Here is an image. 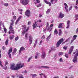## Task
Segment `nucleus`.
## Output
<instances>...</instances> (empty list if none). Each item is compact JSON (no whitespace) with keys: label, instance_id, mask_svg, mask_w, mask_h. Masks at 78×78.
Masks as SVG:
<instances>
[{"label":"nucleus","instance_id":"nucleus-1","mask_svg":"<svg viewBox=\"0 0 78 78\" xmlns=\"http://www.w3.org/2000/svg\"><path fill=\"white\" fill-rule=\"evenodd\" d=\"M23 67H24V64L19 63L16 65V66L15 67L14 65H12L10 67V69L12 70H17L20 69L22 68Z\"/></svg>","mask_w":78,"mask_h":78},{"label":"nucleus","instance_id":"nucleus-2","mask_svg":"<svg viewBox=\"0 0 78 78\" xmlns=\"http://www.w3.org/2000/svg\"><path fill=\"white\" fill-rule=\"evenodd\" d=\"M20 3L23 5H28V3H29V2L30 1L29 0H20Z\"/></svg>","mask_w":78,"mask_h":78},{"label":"nucleus","instance_id":"nucleus-3","mask_svg":"<svg viewBox=\"0 0 78 78\" xmlns=\"http://www.w3.org/2000/svg\"><path fill=\"white\" fill-rule=\"evenodd\" d=\"M78 56V51L77 52V53L75 54L74 57V58L73 60V62H74V63H76V62H78V61H77V60H78V58H77V56Z\"/></svg>","mask_w":78,"mask_h":78},{"label":"nucleus","instance_id":"nucleus-4","mask_svg":"<svg viewBox=\"0 0 78 78\" xmlns=\"http://www.w3.org/2000/svg\"><path fill=\"white\" fill-rule=\"evenodd\" d=\"M63 41H64V39L63 38H62L59 41H58L57 43L56 44V47H59V45H60L61 44V43H62Z\"/></svg>","mask_w":78,"mask_h":78},{"label":"nucleus","instance_id":"nucleus-5","mask_svg":"<svg viewBox=\"0 0 78 78\" xmlns=\"http://www.w3.org/2000/svg\"><path fill=\"white\" fill-rule=\"evenodd\" d=\"M30 14H31V12H30V10L28 9L26 11L25 15L27 17H30Z\"/></svg>","mask_w":78,"mask_h":78},{"label":"nucleus","instance_id":"nucleus-6","mask_svg":"<svg viewBox=\"0 0 78 78\" xmlns=\"http://www.w3.org/2000/svg\"><path fill=\"white\" fill-rule=\"evenodd\" d=\"M41 78H47V76L43 73L39 74Z\"/></svg>","mask_w":78,"mask_h":78},{"label":"nucleus","instance_id":"nucleus-7","mask_svg":"<svg viewBox=\"0 0 78 78\" xmlns=\"http://www.w3.org/2000/svg\"><path fill=\"white\" fill-rule=\"evenodd\" d=\"M46 55V54L44 51H43L42 52V55H41V58L43 59H44L45 58V56Z\"/></svg>","mask_w":78,"mask_h":78},{"label":"nucleus","instance_id":"nucleus-8","mask_svg":"<svg viewBox=\"0 0 78 78\" xmlns=\"http://www.w3.org/2000/svg\"><path fill=\"white\" fill-rule=\"evenodd\" d=\"M33 40V37L31 36H29V43L30 45H31L32 44V41Z\"/></svg>","mask_w":78,"mask_h":78},{"label":"nucleus","instance_id":"nucleus-9","mask_svg":"<svg viewBox=\"0 0 78 78\" xmlns=\"http://www.w3.org/2000/svg\"><path fill=\"white\" fill-rule=\"evenodd\" d=\"M37 23V22H35V23H34L33 25V29H34V28H36V27H37L38 26H37V24H36Z\"/></svg>","mask_w":78,"mask_h":78},{"label":"nucleus","instance_id":"nucleus-10","mask_svg":"<svg viewBox=\"0 0 78 78\" xmlns=\"http://www.w3.org/2000/svg\"><path fill=\"white\" fill-rule=\"evenodd\" d=\"M9 31H11V33H12V34H14L15 33V32H14V30L12 27H9Z\"/></svg>","mask_w":78,"mask_h":78},{"label":"nucleus","instance_id":"nucleus-11","mask_svg":"<svg viewBox=\"0 0 78 78\" xmlns=\"http://www.w3.org/2000/svg\"><path fill=\"white\" fill-rule=\"evenodd\" d=\"M73 46H72L71 47V48L70 50H69V54L70 55L71 54V53L72 52V51H73Z\"/></svg>","mask_w":78,"mask_h":78},{"label":"nucleus","instance_id":"nucleus-12","mask_svg":"<svg viewBox=\"0 0 78 78\" xmlns=\"http://www.w3.org/2000/svg\"><path fill=\"white\" fill-rule=\"evenodd\" d=\"M25 50V48H23V47H21L20 48L19 51V54H20V53H21V52L22 51H23L24 50Z\"/></svg>","mask_w":78,"mask_h":78},{"label":"nucleus","instance_id":"nucleus-13","mask_svg":"<svg viewBox=\"0 0 78 78\" xmlns=\"http://www.w3.org/2000/svg\"><path fill=\"white\" fill-rule=\"evenodd\" d=\"M64 17V14L60 12L59 15V17L61 19H62V18H63Z\"/></svg>","mask_w":78,"mask_h":78},{"label":"nucleus","instance_id":"nucleus-14","mask_svg":"<svg viewBox=\"0 0 78 78\" xmlns=\"http://www.w3.org/2000/svg\"><path fill=\"white\" fill-rule=\"evenodd\" d=\"M39 68L40 69H41L42 68H44V69H49L50 67L46 66H40Z\"/></svg>","mask_w":78,"mask_h":78},{"label":"nucleus","instance_id":"nucleus-15","mask_svg":"<svg viewBox=\"0 0 78 78\" xmlns=\"http://www.w3.org/2000/svg\"><path fill=\"white\" fill-rule=\"evenodd\" d=\"M44 2H45V3H46V4H47L48 5H49V6H50L51 5V2H48L46 0H44Z\"/></svg>","mask_w":78,"mask_h":78},{"label":"nucleus","instance_id":"nucleus-16","mask_svg":"<svg viewBox=\"0 0 78 78\" xmlns=\"http://www.w3.org/2000/svg\"><path fill=\"white\" fill-rule=\"evenodd\" d=\"M70 27V21H67V26L66 27V28L67 29L68 28H69V27Z\"/></svg>","mask_w":78,"mask_h":78},{"label":"nucleus","instance_id":"nucleus-17","mask_svg":"<svg viewBox=\"0 0 78 78\" xmlns=\"http://www.w3.org/2000/svg\"><path fill=\"white\" fill-rule=\"evenodd\" d=\"M22 27H24V30L25 31V32H27V31H28V30H29V27H28L27 29L26 30V27H25V26H24L23 25L22 26Z\"/></svg>","mask_w":78,"mask_h":78},{"label":"nucleus","instance_id":"nucleus-18","mask_svg":"<svg viewBox=\"0 0 78 78\" xmlns=\"http://www.w3.org/2000/svg\"><path fill=\"white\" fill-rule=\"evenodd\" d=\"M22 18V16H20L18 19V20H17L16 22V24H17L18 22H19V21Z\"/></svg>","mask_w":78,"mask_h":78},{"label":"nucleus","instance_id":"nucleus-19","mask_svg":"<svg viewBox=\"0 0 78 78\" xmlns=\"http://www.w3.org/2000/svg\"><path fill=\"white\" fill-rule=\"evenodd\" d=\"M51 34H50L49 36L48 37L46 38V40L47 41H49V39H50V37H51Z\"/></svg>","mask_w":78,"mask_h":78},{"label":"nucleus","instance_id":"nucleus-20","mask_svg":"<svg viewBox=\"0 0 78 78\" xmlns=\"http://www.w3.org/2000/svg\"><path fill=\"white\" fill-rule=\"evenodd\" d=\"M52 28L51 27H48L47 30L48 31H49V32H50L51 30H52Z\"/></svg>","mask_w":78,"mask_h":78},{"label":"nucleus","instance_id":"nucleus-21","mask_svg":"<svg viewBox=\"0 0 78 78\" xmlns=\"http://www.w3.org/2000/svg\"><path fill=\"white\" fill-rule=\"evenodd\" d=\"M12 51V48H10L9 49V50L8 53H11Z\"/></svg>","mask_w":78,"mask_h":78},{"label":"nucleus","instance_id":"nucleus-22","mask_svg":"<svg viewBox=\"0 0 78 78\" xmlns=\"http://www.w3.org/2000/svg\"><path fill=\"white\" fill-rule=\"evenodd\" d=\"M61 34H62V31L61 30V29H59L58 33L59 36H61Z\"/></svg>","mask_w":78,"mask_h":78},{"label":"nucleus","instance_id":"nucleus-23","mask_svg":"<svg viewBox=\"0 0 78 78\" xmlns=\"http://www.w3.org/2000/svg\"><path fill=\"white\" fill-rule=\"evenodd\" d=\"M75 17L76 18L75 20V22H76V20H77V19L78 20V15H76L75 16Z\"/></svg>","mask_w":78,"mask_h":78},{"label":"nucleus","instance_id":"nucleus-24","mask_svg":"<svg viewBox=\"0 0 78 78\" xmlns=\"http://www.w3.org/2000/svg\"><path fill=\"white\" fill-rule=\"evenodd\" d=\"M31 75H32V78H35V77H36L37 76V75L36 74H31Z\"/></svg>","mask_w":78,"mask_h":78},{"label":"nucleus","instance_id":"nucleus-25","mask_svg":"<svg viewBox=\"0 0 78 78\" xmlns=\"http://www.w3.org/2000/svg\"><path fill=\"white\" fill-rule=\"evenodd\" d=\"M50 12V9H48L46 11V14H49Z\"/></svg>","mask_w":78,"mask_h":78},{"label":"nucleus","instance_id":"nucleus-26","mask_svg":"<svg viewBox=\"0 0 78 78\" xmlns=\"http://www.w3.org/2000/svg\"><path fill=\"white\" fill-rule=\"evenodd\" d=\"M55 34H57L58 33V32H57V30L55 29L54 31Z\"/></svg>","mask_w":78,"mask_h":78},{"label":"nucleus","instance_id":"nucleus-27","mask_svg":"<svg viewBox=\"0 0 78 78\" xmlns=\"http://www.w3.org/2000/svg\"><path fill=\"white\" fill-rule=\"evenodd\" d=\"M62 24H63V23H60L59 24L58 28H62Z\"/></svg>","mask_w":78,"mask_h":78},{"label":"nucleus","instance_id":"nucleus-28","mask_svg":"<svg viewBox=\"0 0 78 78\" xmlns=\"http://www.w3.org/2000/svg\"><path fill=\"white\" fill-rule=\"evenodd\" d=\"M32 58H33V56H32L30 57L28 59V60H27V62H30V60H31V59H32Z\"/></svg>","mask_w":78,"mask_h":78},{"label":"nucleus","instance_id":"nucleus-29","mask_svg":"<svg viewBox=\"0 0 78 78\" xmlns=\"http://www.w3.org/2000/svg\"><path fill=\"white\" fill-rule=\"evenodd\" d=\"M14 38V35H12V36H10L9 37V39L10 40H12V39Z\"/></svg>","mask_w":78,"mask_h":78},{"label":"nucleus","instance_id":"nucleus-30","mask_svg":"<svg viewBox=\"0 0 78 78\" xmlns=\"http://www.w3.org/2000/svg\"><path fill=\"white\" fill-rule=\"evenodd\" d=\"M37 40H36V41H35V43L34 44V48H35V46H36V44H37Z\"/></svg>","mask_w":78,"mask_h":78},{"label":"nucleus","instance_id":"nucleus-31","mask_svg":"<svg viewBox=\"0 0 78 78\" xmlns=\"http://www.w3.org/2000/svg\"><path fill=\"white\" fill-rule=\"evenodd\" d=\"M14 25V23H10V27L9 28H11V27H12V26H11L12 25Z\"/></svg>","mask_w":78,"mask_h":78},{"label":"nucleus","instance_id":"nucleus-32","mask_svg":"<svg viewBox=\"0 0 78 78\" xmlns=\"http://www.w3.org/2000/svg\"><path fill=\"white\" fill-rule=\"evenodd\" d=\"M8 55H9V58H11V54L10 53H8Z\"/></svg>","mask_w":78,"mask_h":78},{"label":"nucleus","instance_id":"nucleus-33","mask_svg":"<svg viewBox=\"0 0 78 78\" xmlns=\"http://www.w3.org/2000/svg\"><path fill=\"white\" fill-rule=\"evenodd\" d=\"M76 37H77V35H74L73 37V39L74 40H75L76 39Z\"/></svg>","mask_w":78,"mask_h":78},{"label":"nucleus","instance_id":"nucleus-34","mask_svg":"<svg viewBox=\"0 0 78 78\" xmlns=\"http://www.w3.org/2000/svg\"><path fill=\"white\" fill-rule=\"evenodd\" d=\"M64 5L65 6V8L66 7V8H68V6H67V5L66 3H65Z\"/></svg>","mask_w":78,"mask_h":78},{"label":"nucleus","instance_id":"nucleus-35","mask_svg":"<svg viewBox=\"0 0 78 78\" xmlns=\"http://www.w3.org/2000/svg\"><path fill=\"white\" fill-rule=\"evenodd\" d=\"M65 57L67 58H69V57H68V54H65Z\"/></svg>","mask_w":78,"mask_h":78},{"label":"nucleus","instance_id":"nucleus-36","mask_svg":"<svg viewBox=\"0 0 78 78\" xmlns=\"http://www.w3.org/2000/svg\"><path fill=\"white\" fill-rule=\"evenodd\" d=\"M8 40H7L5 41V44L6 45H8Z\"/></svg>","mask_w":78,"mask_h":78},{"label":"nucleus","instance_id":"nucleus-37","mask_svg":"<svg viewBox=\"0 0 78 78\" xmlns=\"http://www.w3.org/2000/svg\"><path fill=\"white\" fill-rule=\"evenodd\" d=\"M63 55V53L62 52H59L58 55L59 56H61V55Z\"/></svg>","mask_w":78,"mask_h":78},{"label":"nucleus","instance_id":"nucleus-38","mask_svg":"<svg viewBox=\"0 0 78 78\" xmlns=\"http://www.w3.org/2000/svg\"><path fill=\"white\" fill-rule=\"evenodd\" d=\"M7 30L6 29V28H4V31L5 32V33H6V30Z\"/></svg>","mask_w":78,"mask_h":78},{"label":"nucleus","instance_id":"nucleus-39","mask_svg":"<svg viewBox=\"0 0 78 78\" xmlns=\"http://www.w3.org/2000/svg\"><path fill=\"white\" fill-rule=\"evenodd\" d=\"M67 8H68L65 7V9H66V12H69V10H68V9H67Z\"/></svg>","mask_w":78,"mask_h":78},{"label":"nucleus","instance_id":"nucleus-40","mask_svg":"<svg viewBox=\"0 0 78 78\" xmlns=\"http://www.w3.org/2000/svg\"><path fill=\"white\" fill-rule=\"evenodd\" d=\"M7 68H8L7 66H5V67H3V69H5V70H6V69H7Z\"/></svg>","mask_w":78,"mask_h":78},{"label":"nucleus","instance_id":"nucleus-41","mask_svg":"<svg viewBox=\"0 0 78 78\" xmlns=\"http://www.w3.org/2000/svg\"><path fill=\"white\" fill-rule=\"evenodd\" d=\"M4 6H8V3H5L4 4Z\"/></svg>","mask_w":78,"mask_h":78},{"label":"nucleus","instance_id":"nucleus-42","mask_svg":"<svg viewBox=\"0 0 78 78\" xmlns=\"http://www.w3.org/2000/svg\"><path fill=\"white\" fill-rule=\"evenodd\" d=\"M19 78H24L23 77V75H21L20 76H19Z\"/></svg>","mask_w":78,"mask_h":78},{"label":"nucleus","instance_id":"nucleus-43","mask_svg":"<svg viewBox=\"0 0 78 78\" xmlns=\"http://www.w3.org/2000/svg\"><path fill=\"white\" fill-rule=\"evenodd\" d=\"M25 30H24L22 32V34L23 36H24L25 34Z\"/></svg>","mask_w":78,"mask_h":78},{"label":"nucleus","instance_id":"nucleus-44","mask_svg":"<svg viewBox=\"0 0 78 78\" xmlns=\"http://www.w3.org/2000/svg\"><path fill=\"white\" fill-rule=\"evenodd\" d=\"M19 39V37L17 36L15 38V41H17V40H18V39Z\"/></svg>","mask_w":78,"mask_h":78},{"label":"nucleus","instance_id":"nucleus-45","mask_svg":"<svg viewBox=\"0 0 78 78\" xmlns=\"http://www.w3.org/2000/svg\"><path fill=\"white\" fill-rule=\"evenodd\" d=\"M76 51L73 52V54H75L76 53V54H77V53H78L77 52L78 51V50L77 49H76Z\"/></svg>","mask_w":78,"mask_h":78},{"label":"nucleus","instance_id":"nucleus-46","mask_svg":"<svg viewBox=\"0 0 78 78\" xmlns=\"http://www.w3.org/2000/svg\"><path fill=\"white\" fill-rule=\"evenodd\" d=\"M63 49H64L65 50H67V47H66V46H64L63 47Z\"/></svg>","mask_w":78,"mask_h":78},{"label":"nucleus","instance_id":"nucleus-47","mask_svg":"<svg viewBox=\"0 0 78 78\" xmlns=\"http://www.w3.org/2000/svg\"><path fill=\"white\" fill-rule=\"evenodd\" d=\"M0 65L2 67H3V65H2V62H1V61H0Z\"/></svg>","mask_w":78,"mask_h":78},{"label":"nucleus","instance_id":"nucleus-48","mask_svg":"<svg viewBox=\"0 0 78 78\" xmlns=\"http://www.w3.org/2000/svg\"><path fill=\"white\" fill-rule=\"evenodd\" d=\"M49 26V24H48V23H47V24L46 25V30H47V29L48 27Z\"/></svg>","mask_w":78,"mask_h":78},{"label":"nucleus","instance_id":"nucleus-49","mask_svg":"<svg viewBox=\"0 0 78 78\" xmlns=\"http://www.w3.org/2000/svg\"><path fill=\"white\" fill-rule=\"evenodd\" d=\"M45 35H43L42 37H41V39H45Z\"/></svg>","mask_w":78,"mask_h":78},{"label":"nucleus","instance_id":"nucleus-50","mask_svg":"<svg viewBox=\"0 0 78 78\" xmlns=\"http://www.w3.org/2000/svg\"><path fill=\"white\" fill-rule=\"evenodd\" d=\"M13 51L16 53V51H17V49L16 48H15L13 50Z\"/></svg>","mask_w":78,"mask_h":78},{"label":"nucleus","instance_id":"nucleus-51","mask_svg":"<svg viewBox=\"0 0 78 78\" xmlns=\"http://www.w3.org/2000/svg\"><path fill=\"white\" fill-rule=\"evenodd\" d=\"M8 64V62H6L5 64V66H6V65Z\"/></svg>","mask_w":78,"mask_h":78},{"label":"nucleus","instance_id":"nucleus-52","mask_svg":"<svg viewBox=\"0 0 78 78\" xmlns=\"http://www.w3.org/2000/svg\"><path fill=\"white\" fill-rule=\"evenodd\" d=\"M36 1L37 3H40V1H39V0H36Z\"/></svg>","mask_w":78,"mask_h":78},{"label":"nucleus","instance_id":"nucleus-53","mask_svg":"<svg viewBox=\"0 0 78 78\" xmlns=\"http://www.w3.org/2000/svg\"><path fill=\"white\" fill-rule=\"evenodd\" d=\"M78 0H77L76 1V5H78Z\"/></svg>","mask_w":78,"mask_h":78},{"label":"nucleus","instance_id":"nucleus-54","mask_svg":"<svg viewBox=\"0 0 78 78\" xmlns=\"http://www.w3.org/2000/svg\"><path fill=\"white\" fill-rule=\"evenodd\" d=\"M51 50H55V48H53V47H52V48H51Z\"/></svg>","mask_w":78,"mask_h":78},{"label":"nucleus","instance_id":"nucleus-55","mask_svg":"<svg viewBox=\"0 0 78 78\" xmlns=\"http://www.w3.org/2000/svg\"><path fill=\"white\" fill-rule=\"evenodd\" d=\"M16 52H14V51L12 52V55H15V54L16 53Z\"/></svg>","mask_w":78,"mask_h":78},{"label":"nucleus","instance_id":"nucleus-56","mask_svg":"<svg viewBox=\"0 0 78 78\" xmlns=\"http://www.w3.org/2000/svg\"><path fill=\"white\" fill-rule=\"evenodd\" d=\"M28 35V33H26L25 34V37L27 38V35Z\"/></svg>","mask_w":78,"mask_h":78},{"label":"nucleus","instance_id":"nucleus-57","mask_svg":"<svg viewBox=\"0 0 78 78\" xmlns=\"http://www.w3.org/2000/svg\"><path fill=\"white\" fill-rule=\"evenodd\" d=\"M3 50H5L6 49V48L4 46H3L2 47Z\"/></svg>","mask_w":78,"mask_h":78},{"label":"nucleus","instance_id":"nucleus-58","mask_svg":"<svg viewBox=\"0 0 78 78\" xmlns=\"http://www.w3.org/2000/svg\"><path fill=\"white\" fill-rule=\"evenodd\" d=\"M75 41V40H74V39H73V40H71V44H72V42H73V41Z\"/></svg>","mask_w":78,"mask_h":78},{"label":"nucleus","instance_id":"nucleus-59","mask_svg":"<svg viewBox=\"0 0 78 78\" xmlns=\"http://www.w3.org/2000/svg\"><path fill=\"white\" fill-rule=\"evenodd\" d=\"M62 58H60L59 59V61L60 62H62Z\"/></svg>","mask_w":78,"mask_h":78},{"label":"nucleus","instance_id":"nucleus-60","mask_svg":"<svg viewBox=\"0 0 78 78\" xmlns=\"http://www.w3.org/2000/svg\"><path fill=\"white\" fill-rule=\"evenodd\" d=\"M37 22H41V20H38Z\"/></svg>","mask_w":78,"mask_h":78},{"label":"nucleus","instance_id":"nucleus-61","mask_svg":"<svg viewBox=\"0 0 78 78\" xmlns=\"http://www.w3.org/2000/svg\"><path fill=\"white\" fill-rule=\"evenodd\" d=\"M72 6H71L69 8V11H70V10L72 9Z\"/></svg>","mask_w":78,"mask_h":78},{"label":"nucleus","instance_id":"nucleus-62","mask_svg":"<svg viewBox=\"0 0 78 78\" xmlns=\"http://www.w3.org/2000/svg\"><path fill=\"white\" fill-rule=\"evenodd\" d=\"M41 6V4H39L37 6V8H38V7H40V6Z\"/></svg>","mask_w":78,"mask_h":78},{"label":"nucleus","instance_id":"nucleus-63","mask_svg":"<svg viewBox=\"0 0 78 78\" xmlns=\"http://www.w3.org/2000/svg\"><path fill=\"white\" fill-rule=\"evenodd\" d=\"M41 43H42V40L40 42V43L39 44V45H41Z\"/></svg>","mask_w":78,"mask_h":78},{"label":"nucleus","instance_id":"nucleus-64","mask_svg":"<svg viewBox=\"0 0 78 78\" xmlns=\"http://www.w3.org/2000/svg\"><path fill=\"white\" fill-rule=\"evenodd\" d=\"M78 32V28L76 29V33H77Z\"/></svg>","mask_w":78,"mask_h":78}]
</instances>
